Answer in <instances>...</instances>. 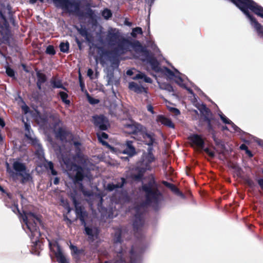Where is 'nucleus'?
<instances>
[{
    "label": "nucleus",
    "mask_w": 263,
    "mask_h": 263,
    "mask_svg": "<svg viewBox=\"0 0 263 263\" xmlns=\"http://www.w3.org/2000/svg\"><path fill=\"white\" fill-rule=\"evenodd\" d=\"M67 170L71 171V173H69V177L72 180L73 183L80 186L81 188H83L81 182L85 178H88L89 171L88 169L81 166H76V168Z\"/></svg>",
    "instance_id": "obj_12"
},
{
    "label": "nucleus",
    "mask_w": 263,
    "mask_h": 263,
    "mask_svg": "<svg viewBox=\"0 0 263 263\" xmlns=\"http://www.w3.org/2000/svg\"><path fill=\"white\" fill-rule=\"evenodd\" d=\"M120 180H121V182H118L116 184H114L113 183L107 184L106 189H107L108 192H111L115 190V189L122 188L123 186L127 183V180L124 178H120Z\"/></svg>",
    "instance_id": "obj_20"
},
{
    "label": "nucleus",
    "mask_w": 263,
    "mask_h": 263,
    "mask_svg": "<svg viewBox=\"0 0 263 263\" xmlns=\"http://www.w3.org/2000/svg\"><path fill=\"white\" fill-rule=\"evenodd\" d=\"M245 152H246V154L250 158L253 157V154L251 152L250 150H247Z\"/></svg>",
    "instance_id": "obj_62"
},
{
    "label": "nucleus",
    "mask_w": 263,
    "mask_h": 263,
    "mask_svg": "<svg viewBox=\"0 0 263 263\" xmlns=\"http://www.w3.org/2000/svg\"><path fill=\"white\" fill-rule=\"evenodd\" d=\"M92 75H93V70H92V69H91L90 68L88 69V70H87V76H88V77H89V78H91V77L92 76Z\"/></svg>",
    "instance_id": "obj_61"
},
{
    "label": "nucleus",
    "mask_w": 263,
    "mask_h": 263,
    "mask_svg": "<svg viewBox=\"0 0 263 263\" xmlns=\"http://www.w3.org/2000/svg\"><path fill=\"white\" fill-rule=\"evenodd\" d=\"M151 166L141 165L135 168V171L137 172V174H133L131 176L132 179L136 182H140L144 179V175L147 171H151Z\"/></svg>",
    "instance_id": "obj_14"
},
{
    "label": "nucleus",
    "mask_w": 263,
    "mask_h": 263,
    "mask_svg": "<svg viewBox=\"0 0 263 263\" xmlns=\"http://www.w3.org/2000/svg\"><path fill=\"white\" fill-rule=\"evenodd\" d=\"M142 204L135 206L136 213L133 222V232L137 238H141L143 236V229L144 226V211L141 210Z\"/></svg>",
    "instance_id": "obj_10"
},
{
    "label": "nucleus",
    "mask_w": 263,
    "mask_h": 263,
    "mask_svg": "<svg viewBox=\"0 0 263 263\" xmlns=\"http://www.w3.org/2000/svg\"><path fill=\"white\" fill-rule=\"evenodd\" d=\"M6 74L10 78L15 79V72L14 70L10 67H7L6 68Z\"/></svg>",
    "instance_id": "obj_44"
},
{
    "label": "nucleus",
    "mask_w": 263,
    "mask_h": 263,
    "mask_svg": "<svg viewBox=\"0 0 263 263\" xmlns=\"http://www.w3.org/2000/svg\"><path fill=\"white\" fill-rule=\"evenodd\" d=\"M20 99L21 100V101L24 104L23 106H21V108H22V109H23V111H24L25 114H27L29 111V107L26 105V104L25 103V102L23 101V99L21 97H20Z\"/></svg>",
    "instance_id": "obj_46"
},
{
    "label": "nucleus",
    "mask_w": 263,
    "mask_h": 263,
    "mask_svg": "<svg viewBox=\"0 0 263 263\" xmlns=\"http://www.w3.org/2000/svg\"><path fill=\"white\" fill-rule=\"evenodd\" d=\"M102 16L104 17L106 20H108L111 16H112V13L110 10L108 9H105L103 12H102Z\"/></svg>",
    "instance_id": "obj_40"
},
{
    "label": "nucleus",
    "mask_w": 263,
    "mask_h": 263,
    "mask_svg": "<svg viewBox=\"0 0 263 263\" xmlns=\"http://www.w3.org/2000/svg\"><path fill=\"white\" fill-rule=\"evenodd\" d=\"M88 99H89V102L91 104H95L99 103V100L98 99H93L89 97V96H88Z\"/></svg>",
    "instance_id": "obj_51"
},
{
    "label": "nucleus",
    "mask_w": 263,
    "mask_h": 263,
    "mask_svg": "<svg viewBox=\"0 0 263 263\" xmlns=\"http://www.w3.org/2000/svg\"><path fill=\"white\" fill-rule=\"evenodd\" d=\"M162 184L165 186L166 188L170 189L172 192L178 196H183V194L180 190L175 186V185L168 182L165 180H162Z\"/></svg>",
    "instance_id": "obj_23"
},
{
    "label": "nucleus",
    "mask_w": 263,
    "mask_h": 263,
    "mask_svg": "<svg viewBox=\"0 0 263 263\" xmlns=\"http://www.w3.org/2000/svg\"><path fill=\"white\" fill-rule=\"evenodd\" d=\"M76 29H77L78 32H79L81 36H83L86 39V41L88 42H91V40H92V36L90 33L88 32V30H87L85 26H81V27H77L76 28Z\"/></svg>",
    "instance_id": "obj_22"
},
{
    "label": "nucleus",
    "mask_w": 263,
    "mask_h": 263,
    "mask_svg": "<svg viewBox=\"0 0 263 263\" xmlns=\"http://www.w3.org/2000/svg\"><path fill=\"white\" fill-rule=\"evenodd\" d=\"M142 191L145 194V203L147 205L153 203L157 205L162 196L154 177L148 182L142 184Z\"/></svg>",
    "instance_id": "obj_6"
},
{
    "label": "nucleus",
    "mask_w": 263,
    "mask_h": 263,
    "mask_svg": "<svg viewBox=\"0 0 263 263\" xmlns=\"http://www.w3.org/2000/svg\"><path fill=\"white\" fill-rule=\"evenodd\" d=\"M6 167H7V172L9 173L11 175V176H13V175L14 174V173L10 169V166H9V164L7 162L6 163Z\"/></svg>",
    "instance_id": "obj_56"
},
{
    "label": "nucleus",
    "mask_w": 263,
    "mask_h": 263,
    "mask_svg": "<svg viewBox=\"0 0 263 263\" xmlns=\"http://www.w3.org/2000/svg\"><path fill=\"white\" fill-rule=\"evenodd\" d=\"M46 53L49 55H54L55 54V51L54 49V47L52 45H49L46 49Z\"/></svg>",
    "instance_id": "obj_43"
},
{
    "label": "nucleus",
    "mask_w": 263,
    "mask_h": 263,
    "mask_svg": "<svg viewBox=\"0 0 263 263\" xmlns=\"http://www.w3.org/2000/svg\"><path fill=\"white\" fill-rule=\"evenodd\" d=\"M142 80H143L144 82L148 83H151L153 81L151 78L148 77H145L144 78L142 79Z\"/></svg>",
    "instance_id": "obj_60"
},
{
    "label": "nucleus",
    "mask_w": 263,
    "mask_h": 263,
    "mask_svg": "<svg viewBox=\"0 0 263 263\" xmlns=\"http://www.w3.org/2000/svg\"><path fill=\"white\" fill-rule=\"evenodd\" d=\"M8 14V18L13 26H15V20L13 12L11 11V7L9 4L6 5L0 3V45L10 43V29L9 24L5 14Z\"/></svg>",
    "instance_id": "obj_3"
},
{
    "label": "nucleus",
    "mask_w": 263,
    "mask_h": 263,
    "mask_svg": "<svg viewBox=\"0 0 263 263\" xmlns=\"http://www.w3.org/2000/svg\"><path fill=\"white\" fill-rule=\"evenodd\" d=\"M60 182V178L58 177H55L54 179H53V183L54 184V185H57L59 184V182Z\"/></svg>",
    "instance_id": "obj_63"
},
{
    "label": "nucleus",
    "mask_w": 263,
    "mask_h": 263,
    "mask_svg": "<svg viewBox=\"0 0 263 263\" xmlns=\"http://www.w3.org/2000/svg\"><path fill=\"white\" fill-rule=\"evenodd\" d=\"M228 125H230L231 126V127L233 128L234 132L239 133L240 131V128H239L238 126H237L235 124H234V123H231L230 124H228Z\"/></svg>",
    "instance_id": "obj_50"
},
{
    "label": "nucleus",
    "mask_w": 263,
    "mask_h": 263,
    "mask_svg": "<svg viewBox=\"0 0 263 263\" xmlns=\"http://www.w3.org/2000/svg\"><path fill=\"white\" fill-rule=\"evenodd\" d=\"M70 249L71 250V255H80L84 252V250L78 249L76 246L72 245H70Z\"/></svg>",
    "instance_id": "obj_34"
},
{
    "label": "nucleus",
    "mask_w": 263,
    "mask_h": 263,
    "mask_svg": "<svg viewBox=\"0 0 263 263\" xmlns=\"http://www.w3.org/2000/svg\"><path fill=\"white\" fill-rule=\"evenodd\" d=\"M92 123H93L94 126L101 131L106 130L109 127V120L103 115L92 116Z\"/></svg>",
    "instance_id": "obj_13"
},
{
    "label": "nucleus",
    "mask_w": 263,
    "mask_h": 263,
    "mask_svg": "<svg viewBox=\"0 0 263 263\" xmlns=\"http://www.w3.org/2000/svg\"><path fill=\"white\" fill-rule=\"evenodd\" d=\"M246 183L251 188H253L255 186V182H254L253 180H251V179H246Z\"/></svg>",
    "instance_id": "obj_49"
},
{
    "label": "nucleus",
    "mask_w": 263,
    "mask_h": 263,
    "mask_svg": "<svg viewBox=\"0 0 263 263\" xmlns=\"http://www.w3.org/2000/svg\"><path fill=\"white\" fill-rule=\"evenodd\" d=\"M58 95H59L60 98H61V100H62L63 103H65V105L67 106L70 105V100L67 99L68 95L67 93L63 91H60L59 93H58Z\"/></svg>",
    "instance_id": "obj_32"
},
{
    "label": "nucleus",
    "mask_w": 263,
    "mask_h": 263,
    "mask_svg": "<svg viewBox=\"0 0 263 263\" xmlns=\"http://www.w3.org/2000/svg\"><path fill=\"white\" fill-rule=\"evenodd\" d=\"M231 2L233 3L241 12L247 16L248 18L250 20L251 25L253 26V28L256 30L257 32L258 36L263 39V26L260 24L256 19L250 12L248 11L250 10L255 14H259L263 13V7L257 4L254 1L252 0H230Z\"/></svg>",
    "instance_id": "obj_2"
},
{
    "label": "nucleus",
    "mask_w": 263,
    "mask_h": 263,
    "mask_svg": "<svg viewBox=\"0 0 263 263\" xmlns=\"http://www.w3.org/2000/svg\"><path fill=\"white\" fill-rule=\"evenodd\" d=\"M204 152H205V153H206V154H208V156H210V157L211 158H213L215 156L214 152L212 151H211L210 149H209V148L204 149Z\"/></svg>",
    "instance_id": "obj_48"
},
{
    "label": "nucleus",
    "mask_w": 263,
    "mask_h": 263,
    "mask_svg": "<svg viewBox=\"0 0 263 263\" xmlns=\"http://www.w3.org/2000/svg\"><path fill=\"white\" fill-rule=\"evenodd\" d=\"M201 114L203 116V121L208 124V132L212 135L213 140L218 139L216 137V131L214 130L213 124L216 122V120L213 117L211 111L205 104H202L199 107H198Z\"/></svg>",
    "instance_id": "obj_11"
},
{
    "label": "nucleus",
    "mask_w": 263,
    "mask_h": 263,
    "mask_svg": "<svg viewBox=\"0 0 263 263\" xmlns=\"http://www.w3.org/2000/svg\"><path fill=\"white\" fill-rule=\"evenodd\" d=\"M17 175L22 177V180H21V182L23 183H24L25 182L29 180L30 176L29 174H26V175H24L23 173H17Z\"/></svg>",
    "instance_id": "obj_42"
},
{
    "label": "nucleus",
    "mask_w": 263,
    "mask_h": 263,
    "mask_svg": "<svg viewBox=\"0 0 263 263\" xmlns=\"http://www.w3.org/2000/svg\"><path fill=\"white\" fill-rule=\"evenodd\" d=\"M97 138H98L99 141L101 142L102 144L109 146L107 142L102 140V139H107L108 138V135L106 133L100 132L97 133Z\"/></svg>",
    "instance_id": "obj_31"
},
{
    "label": "nucleus",
    "mask_w": 263,
    "mask_h": 263,
    "mask_svg": "<svg viewBox=\"0 0 263 263\" xmlns=\"http://www.w3.org/2000/svg\"><path fill=\"white\" fill-rule=\"evenodd\" d=\"M220 119H221L222 122L226 124H230L233 123L230 120L228 119L225 115L222 114L220 115Z\"/></svg>",
    "instance_id": "obj_47"
},
{
    "label": "nucleus",
    "mask_w": 263,
    "mask_h": 263,
    "mask_svg": "<svg viewBox=\"0 0 263 263\" xmlns=\"http://www.w3.org/2000/svg\"><path fill=\"white\" fill-rule=\"evenodd\" d=\"M128 88H129L130 90L134 91L137 94L147 93V88L143 87L134 82L129 83Z\"/></svg>",
    "instance_id": "obj_21"
},
{
    "label": "nucleus",
    "mask_w": 263,
    "mask_h": 263,
    "mask_svg": "<svg viewBox=\"0 0 263 263\" xmlns=\"http://www.w3.org/2000/svg\"><path fill=\"white\" fill-rule=\"evenodd\" d=\"M49 118H50V119L53 121V127L54 128L62 123V121L60 118V115H59L58 113H53L50 114V116H49Z\"/></svg>",
    "instance_id": "obj_29"
},
{
    "label": "nucleus",
    "mask_w": 263,
    "mask_h": 263,
    "mask_svg": "<svg viewBox=\"0 0 263 263\" xmlns=\"http://www.w3.org/2000/svg\"><path fill=\"white\" fill-rule=\"evenodd\" d=\"M123 130L128 135H140L144 139V143L148 146H153L156 141L154 133L147 132L146 127L132 120L123 124Z\"/></svg>",
    "instance_id": "obj_4"
},
{
    "label": "nucleus",
    "mask_w": 263,
    "mask_h": 263,
    "mask_svg": "<svg viewBox=\"0 0 263 263\" xmlns=\"http://www.w3.org/2000/svg\"><path fill=\"white\" fill-rule=\"evenodd\" d=\"M122 239H121V230L120 229H118L115 232V237H114V242L115 243H121Z\"/></svg>",
    "instance_id": "obj_36"
},
{
    "label": "nucleus",
    "mask_w": 263,
    "mask_h": 263,
    "mask_svg": "<svg viewBox=\"0 0 263 263\" xmlns=\"http://www.w3.org/2000/svg\"><path fill=\"white\" fill-rule=\"evenodd\" d=\"M130 46L134 49L135 51L139 52L143 54L144 56L153 54L149 50H147L145 47L143 46L141 43L137 40L134 42L129 41V43L122 50L115 51V48H113L110 51H104L103 52V54L108 57L109 60L112 65L118 66L120 63L119 57L127 53L129 51Z\"/></svg>",
    "instance_id": "obj_5"
},
{
    "label": "nucleus",
    "mask_w": 263,
    "mask_h": 263,
    "mask_svg": "<svg viewBox=\"0 0 263 263\" xmlns=\"http://www.w3.org/2000/svg\"><path fill=\"white\" fill-rule=\"evenodd\" d=\"M188 139L192 144L195 145L198 148L202 149L204 146V141L200 135L193 134L189 136Z\"/></svg>",
    "instance_id": "obj_17"
},
{
    "label": "nucleus",
    "mask_w": 263,
    "mask_h": 263,
    "mask_svg": "<svg viewBox=\"0 0 263 263\" xmlns=\"http://www.w3.org/2000/svg\"><path fill=\"white\" fill-rule=\"evenodd\" d=\"M239 148L241 151H249L248 148V146L245 144H241V145H240Z\"/></svg>",
    "instance_id": "obj_57"
},
{
    "label": "nucleus",
    "mask_w": 263,
    "mask_h": 263,
    "mask_svg": "<svg viewBox=\"0 0 263 263\" xmlns=\"http://www.w3.org/2000/svg\"><path fill=\"white\" fill-rule=\"evenodd\" d=\"M133 142L131 141H126V147L123 151V154H126L129 156H133L136 154L135 147L132 145Z\"/></svg>",
    "instance_id": "obj_24"
},
{
    "label": "nucleus",
    "mask_w": 263,
    "mask_h": 263,
    "mask_svg": "<svg viewBox=\"0 0 263 263\" xmlns=\"http://www.w3.org/2000/svg\"><path fill=\"white\" fill-rule=\"evenodd\" d=\"M57 247V251L55 252V256L59 263H69L65 257L63 255L60 245L57 243L55 245Z\"/></svg>",
    "instance_id": "obj_25"
},
{
    "label": "nucleus",
    "mask_w": 263,
    "mask_h": 263,
    "mask_svg": "<svg viewBox=\"0 0 263 263\" xmlns=\"http://www.w3.org/2000/svg\"><path fill=\"white\" fill-rule=\"evenodd\" d=\"M122 253H123V251L122 250H120L119 252H118V257H119V259L117 260L116 262H112L111 261H105L104 263H125V259L122 256Z\"/></svg>",
    "instance_id": "obj_37"
},
{
    "label": "nucleus",
    "mask_w": 263,
    "mask_h": 263,
    "mask_svg": "<svg viewBox=\"0 0 263 263\" xmlns=\"http://www.w3.org/2000/svg\"><path fill=\"white\" fill-rule=\"evenodd\" d=\"M70 199H71L73 205L74 206V212H76V217L80 220L81 225L85 227V232H86V235L92 237V229L88 227H86V221L85 220L87 217H88V213L85 210V208L79 204V202H78L77 200L75 195L71 194V195H70Z\"/></svg>",
    "instance_id": "obj_9"
},
{
    "label": "nucleus",
    "mask_w": 263,
    "mask_h": 263,
    "mask_svg": "<svg viewBox=\"0 0 263 263\" xmlns=\"http://www.w3.org/2000/svg\"><path fill=\"white\" fill-rule=\"evenodd\" d=\"M69 46L68 42H66L65 43L62 42L60 43V51L63 53H68Z\"/></svg>",
    "instance_id": "obj_35"
},
{
    "label": "nucleus",
    "mask_w": 263,
    "mask_h": 263,
    "mask_svg": "<svg viewBox=\"0 0 263 263\" xmlns=\"http://www.w3.org/2000/svg\"><path fill=\"white\" fill-rule=\"evenodd\" d=\"M214 143H215L216 145L220 146H221V147H224V145H223V144H222V141L220 139H218L214 140Z\"/></svg>",
    "instance_id": "obj_54"
},
{
    "label": "nucleus",
    "mask_w": 263,
    "mask_h": 263,
    "mask_svg": "<svg viewBox=\"0 0 263 263\" xmlns=\"http://www.w3.org/2000/svg\"><path fill=\"white\" fill-rule=\"evenodd\" d=\"M147 110L151 112V114H154V111L153 110V107L150 104L147 105Z\"/></svg>",
    "instance_id": "obj_59"
},
{
    "label": "nucleus",
    "mask_w": 263,
    "mask_h": 263,
    "mask_svg": "<svg viewBox=\"0 0 263 263\" xmlns=\"http://www.w3.org/2000/svg\"><path fill=\"white\" fill-rule=\"evenodd\" d=\"M12 167L14 171L18 173H24L26 171L25 164L17 161L13 162Z\"/></svg>",
    "instance_id": "obj_27"
},
{
    "label": "nucleus",
    "mask_w": 263,
    "mask_h": 263,
    "mask_svg": "<svg viewBox=\"0 0 263 263\" xmlns=\"http://www.w3.org/2000/svg\"><path fill=\"white\" fill-rule=\"evenodd\" d=\"M50 84H51L52 88H60L64 90H67V88L63 85L62 81L59 79H57L55 77H52L50 79Z\"/></svg>",
    "instance_id": "obj_26"
},
{
    "label": "nucleus",
    "mask_w": 263,
    "mask_h": 263,
    "mask_svg": "<svg viewBox=\"0 0 263 263\" xmlns=\"http://www.w3.org/2000/svg\"><path fill=\"white\" fill-rule=\"evenodd\" d=\"M145 77H147V76L143 73H139L136 74V77H135L134 79H143Z\"/></svg>",
    "instance_id": "obj_52"
},
{
    "label": "nucleus",
    "mask_w": 263,
    "mask_h": 263,
    "mask_svg": "<svg viewBox=\"0 0 263 263\" xmlns=\"http://www.w3.org/2000/svg\"><path fill=\"white\" fill-rule=\"evenodd\" d=\"M46 167L50 170L51 175L53 176H56L57 175V172L53 168V163L52 162H47V166H46Z\"/></svg>",
    "instance_id": "obj_39"
},
{
    "label": "nucleus",
    "mask_w": 263,
    "mask_h": 263,
    "mask_svg": "<svg viewBox=\"0 0 263 263\" xmlns=\"http://www.w3.org/2000/svg\"><path fill=\"white\" fill-rule=\"evenodd\" d=\"M137 34H142V29L140 27H136L133 29L131 35L133 37H136Z\"/></svg>",
    "instance_id": "obj_38"
},
{
    "label": "nucleus",
    "mask_w": 263,
    "mask_h": 263,
    "mask_svg": "<svg viewBox=\"0 0 263 263\" xmlns=\"http://www.w3.org/2000/svg\"><path fill=\"white\" fill-rule=\"evenodd\" d=\"M53 132H54L55 137L57 139H59L61 141H66L67 138L71 136L70 132L64 127H60L58 129L57 127L53 128Z\"/></svg>",
    "instance_id": "obj_15"
},
{
    "label": "nucleus",
    "mask_w": 263,
    "mask_h": 263,
    "mask_svg": "<svg viewBox=\"0 0 263 263\" xmlns=\"http://www.w3.org/2000/svg\"><path fill=\"white\" fill-rule=\"evenodd\" d=\"M81 145V143L78 141L74 142V146L76 148V153H78L80 152L79 146Z\"/></svg>",
    "instance_id": "obj_55"
},
{
    "label": "nucleus",
    "mask_w": 263,
    "mask_h": 263,
    "mask_svg": "<svg viewBox=\"0 0 263 263\" xmlns=\"http://www.w3.org/2000/svg\"><path fill=\"white\" fill-rule=\"evenodd\" d=\"M63 162L65 163V166H66L67 169H71L73 168H75L76 166H81L79 164H77L76 163L73 162L71 159L68 157H63Z\"/></svg>",
    "instance_id": "obj_30"
},
{
    "label": "nucleus",
    "mask_w": 263,
    "mask_h": 263,
    "mask_svg": "<svg viewBox=\"0 0 263 263\" xmlns=\"http://www.w3.org/2000/svg\"><path fill=\"white\" fill-rule=\"evenodd\" d=\"M53 3L68 13L78 17L85 16V13L81 10V2L79 0H56Z\"/></svg>",
    "instance_id": "obj_8"
},
{
    "label": "nucleus",
    "mask_w": 263,
    "mask_h": 263,
    "mask_svg": "<svg viewBox=\"0 0 263 263\" xmlns=\"http://www.w3.org/2000/svg\"><path fill=\"white\" fill-rule=\"evenodd\" d=\"M26 137L31 140V142H32V145L36 146L37 147H38L39 148H41V144L39 143L38 140L35 138H31V137L29 136L27 134H26Z\"/></svg>",
    "instance_id": "obj_41"
},
{
    "label": "nucleus",
    "mask_w": 263,
    "mask_h": 263,
    "mask_svg": "<svg viewBox=\"0 0 263 263\" xmlns=\"http://www.w3.org/2000/svg\"><path fill=\"white\" fill-rule=\"evenodd\" d=\"M74 41H76V44H77L79 50H81V49H82V43L78 39L77 37L74 38Z\"/></svg>",
    "instance_id": "obj_53"
},
{
    "label": "nucleus",
    "mask_w": 263,
    "mask_h": 263,
    "mask_svg": "<svg viewBox=\"0 0 263 263\" xmlns=\"http://www.w3.org/2000/svg\"><path fill=\"white\" fill-rule=\"evenodd\" d=\"M148 153L142 157V160L141 161V166H151V163L156 160L154 155L153 154V147L149 146Z\"/></svg>",
    "instance_id": "obj_16"
},
{
    "label": "nucleus",
    "mask_w": 263,
    "mask_h": 263,
    "mask_svg": "<svg viewBox=\"0 0 263 263\" xmlns=\"http://www.w3.org/2000/svg\"><path fill=\"white\" fill-rule=\"evenodd\" d=\"M172 111L176 115L180 114V111L177 108H172Z\"/></svg>",
    "instance_id": "obj_64"
},
{
    "label": "nucleus",
    "mask_w": 263,
    "mask_h": 263,
    "mask_svg": "<svg viewBox=\"0 0 263 263\" xmlns=\"http://www.w3.org/2000/svg\"><path fill=\"white\" fill-rule=\"evenodd\" d=\"M130 263H139V254L135 251L134 247H132L130 250Z\"/></svg>",
    "instance_id": "obj_28"
},
{
    "label": "nucleus",
    "mask_w": 263,
    "mask_h": 263,
    "mask_svg": "<svg viewBox=\"0 0 263 263\" xmlns=\"http://www.w3.org/2000/svg\"><path fill=\"white\" fill-rule=\"evenodd\" d=\"M157 122L168 128L173 129L175 128V125L172 122V121L163 115L157 116Z\"/></svg>",
    "instance_id": "obj_19"
},
{
    "label": "nucleus",
    "mask_w": 263,
    "mask_h": 263,
    "mask_svg": "<svg viewBox=\"0 0 263 263\" xmlns=\"http://www.w3.org/2000/svg\"><path fill=\"white\" fill-rule=\"evenodd\" d=\"M144 56L146 57L147 63H149V65H151V69L153 70L156 72L161 71L159 62H158L157 59L153 54Z\"/></svg>",
    "instance_id": "obj_18"
},
{
    "label": "nucleus",
    "mask_w": 263,
    "mask_h": 263,
    "mask_svg": "<svg viewBox=\"0 0 263 263\" xmlns=\"http://www.w3.org/2000/svg\"><path fill=\"white\" fill-rule=\"evenodd\" d=\"M164 69V74L166 75V76L170 78L174 77V73L170 69L165 67L164 69Z\"/></svg>",
    "instance_id": "obj_45"
},
{
    "label": "nucleus",
    "mask_w": 263,
    "mask_h": 263,
    "mask_svg": "<svg viewBox=\"0 0 263 263\" xmlns=\"http://www.w3.org/2000/svg\"><path fill=\"white\" fill-rule=\"evenodd\" d=\"M11 210L15 214H18L21 216L23 217V222L26 224L28 230H29L30 234L31 241H32V247L35 249H40L41 243L40 237L41 233L39 231V227L37 226V223L40 226L43 225V222L42 221V216L41 215H37L33 213L29 212H23L24 215L21 214L20 210L18 209V205L17 203H14L11 205Z\"/></svg>",
    "instance_id": "obj_1"
},
{
    "label": "nucleus",
    "mask_w": 263,
    "mask_h": 263,
    "mask_svg": "<svg viewBox=\"0 0 263 263\" xmlns=\"http://www.w3.org/2000/svg\"><path fill=\"white\" fill-rule=\"evenodd\" d=\"M257 183L263 192V179H259V180H257Z\"/></svg>",
    "instance_id": "obj_58"
},
{
    "label": "nucleus",
    "mask_w": 263,
    "mask_h": 263,
    "mask_svg": "<svg viewBox=\"0 0 263 263\" xmlns=\"http://www.w3.org/2000/svg\"><path fill=\"white\" fill-rule=\"evenodd\" d=\"M105 41L109 46L115 48V51L124 49V47L129 44L128 39L122 36L116 29L113 28L108 30Z\"/></svg>",
    "instance_id": "obj_7"
},
{
    "label": "nucleus",
    "mask_w": 263,
    "mask_h": 263,
    "mask_svg": "<svg viewBox=\"0 0 263 263\" xmlns=\"http://www.w3.org/2000/svg\"><path fill=\"white\" fill-rule=\"evenodd\" d=\"M37 81L36 83H44L46 82V76L43 73L40 71H37L36 72Z\"/></svg>",
    "instance_id": "obj_33"
}]
</instances>
